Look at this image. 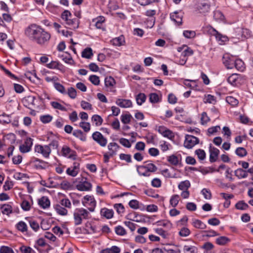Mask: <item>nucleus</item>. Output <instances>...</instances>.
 Segmentation results:
<instances>
[{
  "label": "nucleus",
  "instance_id": "f257e3e1",
  "mask_svg": "<svg viewBox=\"0 0 253 253\" xmlns=\"http://www.w3.org/2000/svg\"><path fill=\"white\" fill-rule=\"evenodd\" d=\"M61 18L65 22V24L70 26L71 28L77 29L79 27V19L72 18V15L69 10H64L61 14Z\"/></svg>",
  "mask_w": 253,
  "mask_h": 253
},
{
  "label": "nucleus",
  "instance_id": "f03ea898",
  "mask_svg": "<svg viewBox=\"0 0 253 253\" xmlns=\"http://www.w3.org/2000/svg\"><path fill=\"white\" fill-rule=\"evenodd\" d=\"M42 27L35 24H31L25 30V34L29 39L33 42H36L38 35L40 34Z\"/></svg>",
  "mask_w": 253,
  "mask_h": 253
},
{
  "label": "nucleus",
  "instance_id": "7ed1b4c3",
  "mask_svg": "<svg viewBox=\"0 0 253 253\" xmlns=\"http://www.w3.org/2000/svg\"><path fill=\"white\" fill-rule=\"evenodd\" d=\"M89 214V212L84 209H76L74 212V219L75 225L81 224L83 219H88Z\"/></svg>",
  "mask_w": 253,
  "mask_h": 253
},
{
  "label": "nucleus",
  "instance_id": "20e7f679",
  "mask_svg": "<svg viewBox=\"0 0 253 253\" xmlns=\"http://www.w3.org/2000/svg\"><path fill=\"white\" fill-rule=\"evenodd\" d=\"M83 205L85 207H88L89 211L92 212L94 211L96 207V202L94 197L91 196L86 195L84 197V200L82 201Z\"/></svg>",
  "mask_w": 253,
  "mask_h": 253
},
{
  "label": "nucleus",
  "instance_id": "39448f33",
  "mask_svg": "<svg viewBox=\"0 0 253 253\" xmlns=\"http://www.w3.org/2000/svg\"><path fill=\"white\" fill-rule=\"evenodd\" d=\"M199 143V139L198 138L191 135L187 134L185 135V139L184 142V146L185 148L191 149Z\"/></svg>",
  "mask_w": 253,
  "mask_h": 253
},
{
  "label": "nucleus",
  "instance_id": "423d86ee",
  "mask_svg": "<svg viewBox=\"0 0 253 253\" xmlns=\"http://www.w3.org/2000/svg\"><path fill=\"white\" fill-rule=\"evenodd\" d=\"M40 33V34L38 35L35 42L39 44H43L49 40L50 34L42 28Z\"/></svg>",
  "mask_w": 253,
  "mask_h": 253
},
{
  "label": "nucleus",
  "instance_id": "0eeeda50",
  "mask_svg": "<svg viewBox=\"0 0 253 253\" xmlns=\"http://www.w3.org/2000/svg\"><path fill=\"white\" fill-rule=\"evenodd\" d=\"M35 151L42 154L44 157L47 158L49 157L51 153V149L49 145H36L35 146Z\"/></svg>",
  "mask_w": 253,
  "mask_h": 253
},
{
  "label": "nucleus",
  "instance_id": "6e6552de",
  "mask_svg": "<svg viewBox=\"0 0 253 253\" xmlns=\"http://www.w3.org/2000/svg\"><path fill=\"white\" fill-rule=\"evenodd\" d=\"M62 155L72 160L76 159V153L75 151L70 149L68 146L64 145L61 149Z\"/></svg>",
  "mask_w": 253,
  "mask_h": 253
},
{
  "label": "nucleus",
  "instance_id": "1a4fd4ad",
  "mask_svg": "<svg viewBox=\"0 0 253 253\" xmlns=\"http://www.w3.org/2000/svg\"><path fill=\"white\" fill-rule=\"evenodd\" d=\"M93 139L97 142L101 146L105 147L107 143V140L99 131H96L92 134Z\"/></svg>",
  "mask_w": 253,
  "mask_h": 253
},
{
  "label": "nucleus",
  "instance_id": "9d476101",
  "mask_svg": "<svg viewBox=\"0 0 253 253\" xmlns=\"http://www.w3.org/2000/svg\"><path fill=\"white\" fill-rule=\"evenodd\" d=\"M33 139L31 138H27L25 140L24 143L20 146V151L23 153L29 152L31 149L32 146L33 145Z\"/></svg>",
  "mask_w": 253,
  "mask_h": 253
},
{
  "label": "nucleus",
  "instance_id": "9b49d317",
  "mask_svg": "<svg viewBox=\"0 0 253 253\" xmlns=\"http://www.w3.org/2000/svg\"><path fill=\"white\" fill-rule=\"evenodd\" d=\"M85 178H83L81 181H80L76 186L78 190L84 191H89L91 189L92 185L91 183L87 181Z\"/></svg>",
  "mask_w": 253,
  "mask_h": 253
},
{
  "label": "nucleus",
  "instance_id": "f8f14e48",
  "mask_svg": "<svg viewBox=\"0 0 253 253\" xmlns=\"http://www.w3.org/2000/svg\"><path fill=\"white\" fill-rule=\"evenodd\" d=\"M210 6V2L208 0H202L198 3L197 8L200 13H205L209 11Z\"/></svg>",
  "mask_w": 253,
  "mask_h": 253
},
{
  "label": "nucleus",
  "instance_id": "ddd939ff",
  "mask_svg": "<svg viewBox=\"0 0 253 253\" xmlns=\"http://www.w3.org/2000/svg\"><path fill=\"white\" fill-rule=\"evenodd\" d=\"M210 162L213 163L216 161L218 156L219 154V150L210 144L209 147Z\"/></svg>",
  "mask_w": 253,
  "mask_h": 253
},
{
  "label": "nucleus",
  "instance_id": "4468645a",
  "mask_svg": "<svg viewBox=\"0 0 253 253\" xmlns=\"http://www.w3.org/2000/svg\"><path fill=\"white\" fill-rule=\"evenodd\" d=\"M157 130L165 137H168L169 139H171L174 137V134L172 131L164 126H159L157 128Z\"/></svg>",
  "mask_w": 253,
  "mask_h": 253
},
{
  "label": "nucleus",
  "instance_id": "2eb2a0df",
  "mask_svg": "<svg viewBox=\"0 0 253 253\" xmlns=\"http://www.w3.org/2000/svg\"><path fill=\"white\" fill-rule=\"evenodd\" d=\"M234 57L228 54H224L222 57V62L227 69L233 68Z\"/></svg>",
  "mask_w": 253,
  "mask_h": 253
},
{
  "label": "nucleus",
  "instance_id": "dca6fc26",
  "mask_svg": "<svg viewBox=\"0 0 253 253\" xmlns=\"http://www.w3.org/2000/svg\"><path fill=\"white\" fill-rule=\"evenodd\" d=\"M35 99L36 98L35 96L29 95L24 98L22 100V102L25 107L30 109L31 106L35 105Z\"/></svg>",
  "mask_w": 253,
  "mask_h": 253
},
{
  "label": "nucleus",
  "instance_id": "f3484780",
  "mask_svg": "<svg viewBox=\"0 0 253 253\" xmlns=\"http://www.w3.org/2000/svg\"><path fill=\"white\" fill-rule=\"evenodd\" d=\"M170 17L171 20L176 23L178 25L182 24V14L181 12L175 11L170 13Z\"/></svg>",
  "mask_w": 253,
  "mask_h": 253
},
{
  "label": "nucleus",
  "instance_id": "a211bd4d",
  "mask_svg": "<svg viewBox=\"0 0 253 253\" xmlns=\"http://www.w3.org/2000/svg\"><path fill=\"white\" fill-rule=\"evenodd\" d=\"M157 168L156 166L152 164L149 163L145 166H143V176H149L150 172H153L156 171Z\"/></svg>",
  "mask_w": 253,
  "mask_h": 253
},
{
  "label": "nucleus",
  "instance_id": "6ab92c4d",
  "mask_svg": "<svg viewBox=\"0 0 253 253\" xmlns=\"http://www.w3.org/2000/svg\"><path fill=\"white\" fill-rule=\"evenodd\" d=\"M178 51L179 52L182 51L181 55L184 57L190 56L193 54V50L187 45H184L182 47H179Z\"/></svg>",
  "mask_w": 253,
  "mask_h": 253
},
{
  "label": "nucleus",
  "instance_id": "aec40b11",
  "mask_svg": "<svg viewBox=\"0 0 253 253\" xmlns=\"http://www.w3.org/2000/svg\"><path fill=\"white\" fill-rule=\"evenodd\" d=\"M38 204L43 209L49 207L50 202L47 197L43 196L38 200Z\"/></svg>",
  "mask_w": 253,
  "mask_h": 253
},
{
  "label": "nucleus",
  "instance_id": "412c9836",
  "mask_svg": "<svg viewBox=\"0 0 253 253\" xmlns=\"http://www.w3.org/2000/svg\"><path fill=\"white\" fill-rule=\"evenodd\" d=\"M116 103L122 108H128L132 105L131 101L130 100L123 99H118L116 101Z\"/></svg>",
  "mask_w": 253,
  "mask_h": 253
},
{
  "label": "nucleus",
  "instance_id": "4be33fe9",
  "mask_svg": "<svg viewBox=\"0 0 253 253\" xmlns=\"http://www.w3.org/2000/svg\"><path fill=\"white\" fill-rule=\"evenodd\" d=\"M100 214L107 219H111L113 216L114 211L112 210L104 208L101 210Z\"/></svg>",
  "mask_w": 253,
  "mask_h": 253
},
{
  "label": "nucleus",
  "instance_id": "5701e85b",
  "mask_svg": "<svg viewBox=\"0 0 253 253\" xmlns=\"http://www.w3.org/2000/svg\"><path fill=\"white\" fill-rule=\"evenodd\" d=\"M234 173L239 179L246 178L248 175L247 171L241 168L235 170Z\"/></svg>",
  "mask_w": 253,
  "mask_h": 253
},
{
  "label": "nucleus",
  "instance_id": "b1692460",
  "mask_svg": "<svg viewBox=\"0 0 253 253\" xmlns=\"http://www.w3.org/2000/svg\"><path fill=\"white\" fill-rule=\"evenodd\" d=\"M74 166L73 168H69L66 170L67 173L72 176H76L78 172V167L79 165V164L74 163Z\"/></svg>",
  "mask_w": 253,
  "mask_h": 253
},
{
  "label": "nucleus",
  "instance_id": "393cba45",
  "mask_svg": "<svg viewBox=\"0 0 253 253\" xmlns=\"http://www.w3.org/2000/svg\"><path fill=\"white\" fill-rule=\"evenodd\" d=\"M120 146L116 143H110L108 145V149L111 151L110 156H113L116 154V152L119 148Z\"/></svg>",
  "mask_w": 253,
  "mask_h": 253
},
{
  "label": "nucleus",
  "instance_id": "a878e982",
  "mask_svg": "<svg viewBox=\"0 0 253 253\" xmlns=\"http://www.w3.org/2000/svg\"><path fill=\"white\" fill-rule=\"evenodd\" d=\"M1 212L3 214H6L8 215L10 213L12 212V207L9 204H4L0 207Z\"/></svg>",
  "mask_w": 253,
  "mask_h": 253
},
{
  "label": "nucleus",
  "instance_id": "bb28decb",
  "mask_svg": "<svg viewBox=\"0 0 253 253\" xmlns=\"http://www.w3.org/2000/svg\"><path fill=\"white\" fill-rule=\"evenodd\" d=\"M233 68L235 67L237 70L243 71L244 69V63L241 59H238L234 60Z\"/></svg>",
  "mask_w": 253,
  "mask_h": 253
},
{
  "label": "nucleus",
  "instance_id": "cd10ccee",
  "mask_svg": "<svg viewBox=\"0 0 253 253\" xmlns=\"http://www.w3.org/2000/svg\"><path fill=\"white\" fill-rule=\"evenodd\" d=\"M59 56L66 63L72 64L74 62L71 55L68 54L67 52H66L65 54L60 55Z\"/></svg>",
  "mask_w": 253,
  "mask_h": 253
},
{
  "label": "nucleus",
  "instance_id": "c85d7f7f",
  "mask_svg": "<svg viewBox=\"0 0 253 253\" xmlns=\"http://www.w3.org/2000/svg\"><path fill=\"white\" fill-rule=\"evenodd\" d=\"M230 241V239L225 236H220L216 239V243L220 246L226 245Z\"/></svg>",
  "mask_w": 253,
  "mask_h": 253
},
{
  "label": "nucleus",
  "instance_id": "c756f323",
  "mask_svg": "<svg viewBox=\"0 0 253 253\" xmlns=\"http://www.w3.org/2000/svg\"><path fill=\"white\" fill-rule=\"evenodd\" d=\"M16 228L21 232H25L27 231L28 226L26 223L23 221H20L16 225Z\"/></svg>",
  "mask_w": 253,
  "mask_h": 253
},
{
  "label": "nucleus",
  "instance_id": "7c9ffc66",
  "mask_svg": "<svg viewBox=\"0 0 253 253\" xmlns=\"http://www.w3.org/2000/svg\"><path fill=\"white\" fill-rule=\"evenodd\" d=\"M192 224L195 228L201 229H204L207 227L206 224L199 219H194Z\"/></svg>",
  "mask_w": 253,
  "mask_h": 253
},
{
  "label": "nucleus",
  "instance_id": "2f4dec72",
  "mask_svg": "<svg viewBox=\"0 0 253 253\" xmlns=\"http://www.w3.org/2000/svg\"><path fill=\"white\" fill-rule=\"evenodd\" d=\"M54 209L56 212L60 215H66L67 214V210L65 208H63L61 205H56L55 206Z\"/></svg>",
  "mask_w": 253,
  "mask_h": 253
},
{
  "label": "nucleus",
  "instance_id": "473e14b6",
  "mask_svg": "<svg viewBox=\"0 0 253 253\" xmlns=\"http://www.w3.org/2000/svg\"><path fill=\"white\" fill-rule=\"evenodd\" d=\"M190 183L189 180H185L179 183L178 187L180 190H186L190 187Z\"/></svg>",
  "mask_w": 253,
  "mask_h": 253
},
{
  "label": "nucleus",
  "instance_id": "72a5a7b5",
  "mask_svg": "<svg viewBox=\"0 0 253 253\" xmlns=\"http://www.w3.org/2000/svg\"><path fill=\"white\" fill-rule=\"evenodd\" d=\"M73 134L82 141H84L86 140V135L81 130H75Z\"/></svg>",
  "mask_w": 253,
  "mask_h": 253
},
{
  "label": "nucleus",
  "instance_id": "f704fd0d",
  "mask_svg": "<svg viewBox=\"0 0 253 253\" xmlns=\"http://www.w3.org/2000/svg\"><path fill=\"white\" fill-rule=\"evenodd\" d=\"M195 153L197 156L200 161H203L205 159L206 154L204 150L201 149H197Z\"/></svg>",
  "mask_w": 253,
  "mask_h": 253
},
{
  "label": "nucleus",
  "instance_id": "c9c22d12",
  "mask_svg": "<svg viewBox=\"0 0 253 253\" xmlns=\"http://www.w3.org/2000/svg\"><path fill=\"white\" fill-rule=\"evenodd\" d=\"M92 50L91 48L88 47L84 49L82 53V56L83 57L89 59L92 56Z\"/></svg>",
  "mask_w": 253,
  "mask_h": 253
},
{
  "label": "nucleus",
  "instance_id": "e433bc0d",
  "mask_svg": "<svg viewBox=\"0 0 253 253\" xmlns=\"http://www.w3.org/2000/svg\"><path fill=\"white\" fill-rule=\"evenodd\" d=\"M238 74H233L228 77V82L233 85H236L238 79Z\"/></svg>",
  "mask_w": 253,
  "mask_h": 253
},
{
  "label": "nucleus",
  "instance_id": "4c0bfd02",
  "mask_svg": "<svg viewBox=\"0 0 253 253\" xmlns=\"http://www.w3.org/2000/svg\"><path fill=\"white\" fill-rule=\"evenodd\" d=\"M235 207L239 210H246L249 208V206L244 201H240L236 204Z\"/></svg>",
  "mask_w": 253,
  "mask_h": 253
},
{
  "label": "nucleus",
  "instance_id": "58836bf2",
  "mask_svg": "<svg viewBox=\"0 0 253 253\" xmlns=\"http://www.w3.org/2000/svg\"><path fill=\"white\" fill-rule=\"evenodd\" d=\"M54 88L59 92L63 94H67V92L66 91L65 88L64 86L58 83H55L54 84Z\"/></svg>",
  "mask_w": 253,
  "mask_h": 253
},
{
  "label": "nucleus",
  "instance_id": "ea45409f",
  "mask_svg": "<svg viewBox=\"0 0 253 253\" xmlns=\"http://www.w3.org/2000/svg\"><path fill=\"white\" fill-rule=\"evenodd\" d=\"M213 18L216 21H222L224 20V16L219 10H216L213 13Z\"/></svg>",
  "mask_w": 253,
  "mask_h": 253
},
{
  "label": "nucleus",
  "instance_id": "a19ab883",
  "mask_svg": "<svg viewBox=\"0 0 253 253\" xmlns=\"http://www.w3.org/2000/svg\"><path fill=\"white\" fill-rule=\"evenodd\" d=\"M115 83V80L111 76L107 77L105 79V84L107 87H112L114 86Z\"/></svg>",
  "mask_w": 253,
  "mask_h": 253
},
{
  "label": "nucleus",
  "instance_id": "79ce46f5",
  "mask_svg": "<svg viewBox=\"0 0 253 253\" xmlns=\"http://www.w3.org/2000/svg\"><path fill=\"white\" fill-rule=\"evenodd\" d=\"M236 154L240 157H243L247 155V151L243 147H238L235 150Z\"/></svg>",
  "mask_w": 253,
  "mask_h": 253
},
{
  "label": "nucleus",
  "instance_id": "37998d69",
  "mask_svg": "<svg viewBox=\"0 0 253 253\" xmlns=\"http://www.w3.org/2000/svg\"><path fill=\"white\" fill-rule=\"evenodd\" d=\"M92 122L95 123V125L97 126H100L102 122L103 119L102 118L98 115H94L91 118Z\"/></svg>",
  "mask_w": 253,
  "mask_h": 253
},
{
  "label": "nucleus",
  "instance_id": "c03bdc74",
  "mask_svg": "<svg viewBox=\"0 0 253 253\" xmlns=\"http://www.w3.org/2000/svg\"><path fill=\"white\" fill-rule=\"evenodd\" d=\"M50 104L52 106V107L54 109H58L62 111H66L67 110L65 107H64L61 104L57 102H51Z\"/></svg>",
  "mask_w": 253,
  "mask_h": 253
},
{
  "label": "nucleus",
  "instance_id": "a18cd8bd",
  "mask_svg": "<svg viewBox=\"0 0 253 253\" xmlns=\"http://www.w3.org/2000/svg\"><path fill=\"white\" fill-rule=\"evenodd\" d=\"M179 200V196L178 195H173L170 199V204L172 207L175 208L178 204Z\"/></svg>",
  "mask_w": 253,
  "mask_h": 253
},
{
  "label": "nucleus",
  "instance_id": "49530a36",
  "mask_svg": "<svg viewBox=\"0 0 253 253\" xmlns=\"http://www.w3.org/2000/svg\"><path fill=\"white\" fill-rule=\"evenodd\" d=\"M157 224L159 226H163L166 227L167 228L170 229L172 227V223L167 220H161L157 222Z\"/></svg>",
  "mask_w": 253,
  "mask_h": 253
},
{
  "label": "nucleus",
  "instance_id": "de8ad7c7",
  "mask_svg": "<svg viewBox=\"0 0 253 253\" xmlns=\"http://www.w3.org/2000/svg\"><path fill=\"white\" fill-rule=\"evenodd\" d=\"M168 161L171 165L177 166L178 164V159L176 156L172 155L168 157Z\"/></svg>",
  "mask_w": 253,
  "mask_h": 253
},
{
  "label": "nucleus",
  "instance_id": "09e8293b",
  "mask_svg": "<svg viewBox=\"0 0 253 253\" xmlns=\"http://www.w3.org/2000/svg\"><path fill=\"white\" fill-rule=\"evenodd\" d=\"M149 100L152 103H156L160 101V98L156 93H152L149 95Z\"/></svg>",
  "mask_w": 253,
  "mask_h": 253
},
{
  "label": "nucleus",
  "instance_id": "8fccbe9b",
  "mask_svg": "<svg viewBox=\"0 0 253 253\" xmlns=\"http://www.w3.org/2000/svg\"><path fill=\"white\" fill-rule=\"evenodd\" d=\"M183 35L186 38L191 39L196 36V33L194 31L185 30L183 31Z\"/></svg>",
  "mask_w": 253,
  "mask_h": 253
},
{
  "label": "nucleus",
  "instance_id": "3c124183",
  "mask_svg": "<svg viewBox=\"0 0 253 253\" xmlns=\"http://www.w3.org/2000/svg\"><path fill=\"white\" fill-rule=\"evenodd\" d=\"M211 29L214 32V35H215V38L217 40L219 41H221L222 42H224L226 40L227 38L225 36H222L221 34L218 33L215 29L212 27L211 28Z\"/></svg>",
  "mask_w": 253,
  "mask_h": 253
},
{
  "label": "nucleus",
  "instance_id": "603ef678",
  "mask_svg": "<svg viewBox=\"0 0 253 253\" xmlns=\"http://www.w3.org/2000/svg\"><path fill=\"white\" fill-rule=\"evenodd\" d=\"M52 120V117L50 115H42L40 117L41 121L44 124L50 122Z\"/></svg>",
  "mask_w": 253,
  "mask_h": 253
},
{
  "label": "nucleus",
  "instance_id": "864d4df0",
  "mask_svg": "<svg viewBox=\"0 0 253 253\" xmlns=\"http://www.w3.org/2000/svg\"><path fill=\"white\" fill-rule=\"evenodd\" d=\"M190 234V230L187 227H182L179 232V235L183 237H187Z\"/></svg>",
  "mask_w": 253,
  "mask_h": 253
},
{
  "label": "nucleus",
  "instance_id": "5fc2aeb1",
  "mask_svg": "<svg viewBox=\"0 0 253 253\" xmlns=\"http://www.w3.org/2000/svg\"><path fill=\"white\" fill-rule=\"evenodd\" d=\"M146 28H152L155 24V18L154 17H149L145 21Z\"/></svg>",
  "mask_w": 253,
  "mask_h": 253
},
{
  "label": "nucleus",
  "instance_id": "6e6d98bb",
  "mask_svg": "<svg viewBox=\"0 0 253 253\" xmlns=\"http://www.w3.org/2000/svg\"><path fill=\"white\" fill-rule=\"evenodd\" d=\"M89 80L95 85H99L100 83L99 78L96 75H91L89 78Z\"/></svg>",
  "mask_w": 253,
  "mask_h": 253
},
{
  "label": "nucleus",
  "instance_id": "4d7b16f0",
  "mask_svg": "<svg viewBox=\"0 0 253 253\" xmlns=\"http://www.w3.org/2000/svg\"><path fill=\"white\" fill-rule=\"evenodd\" d=\"M226 100L227 103L232 106H236L239 103L238 100L232 96L227 97Z\"/></svg>",
  "mask_w": 253,
  "mask_h": 253
},
{
  "label": "nucleus",
  "instance_id": "13d9d810",
  "mask_svg": "<svg viewBox=\"0 0 253 253\" xmlns=\"http://www.w3.org/2000/svg\"><path fill=\"white\" fill-rule=\"evenodd\" d=\"M201 193L206 199H211V194L210 190L204 188L201 191Z\"/></svg>",
  "mask_w": 253,
  "mask_h": 253
},
{
  "label": "nucleus",
  "instance_id": "bf43d9fd",
  "mask_svg": "<svg viewBox=\"0 0 253 253\" xmlns=\"http://www.w3.org/2000/svg\"><path fill=\"white\" fill-rule=\"evenodd\" d=\"M204 102L205 103L214 104L216 102L215 97L213 95L208 94L204 98Z\"/></svg>",
  "mask_w": 253,
  "mask_h": 253
},
{
  "label": "nucleus",
  "instance_id": "052dcab7",
  "mask_svg": "<svg viewBox=\"0 0 253 253\" xmlns=\"http://www.w3.org/2000/svg\"><path fill=\"white\" fill-rule=\"evenodd\" d=\"M67 93L68 94L69 96L72 99H74L76 97L77 91L74 87H69L68 89V92Z\"/></svg>",
  "mask_w": 253,
  "mask_h": 253
},
{
  "label": "nucleus",
  "instance_id": "680f3d73",
  "mask_svg": "<svg viewBox=\"0 0 253 253\" xmlns=\"http://www.w3.org/2000/svg\"><path fill=\"white\" fill-rule=\"evenodd\" d=\"M115 232L117 235L120 236H123L126 234L125 229L120 225L118 226L115 228Z\"/></svg>",
  "mask_w": 253,
  "mask_h": 253
},
{
  "label": "nucleus",
  "instance_id": "e2e57ef3",
  "mask_svg": "<svg viewBox=\"0 0 253 253\" xmlns=\"http://www.w3.org/2000/svg\"><path fill=\"white\" fill-rule=\"evenodd\" d=\"M114 208L119 214L122 213L125 211V208L122 204H115L114 205Z\"/></svg>",
  "mask_w": 253,
  "mask_h": 253
},
{
  "label": "nucleus",
  "instance_id": "0e129e2a",
  "mask_svg": "<svg viewBox=\"0 0 253 253\" xmlns=\"http://www.w3.org/2000/svg\"><path fill=\"white\" fill-rule=\"evenodd\" d=\"M29 224L30 227L35 231H37L39 229V223L35 220L31 219L29 220Z\"/></svg>",
  "mask_w": 253,
  "mask_h": 253
},
{
  "label": "nucleus",
  "instance_id": "69168bd1",
  "mask_svg": "<svg viewBox=\"0 0 253 253\" xmlns=\"http://www.w3.org/2000/svg\"><path fill=\"white\" fill-rule=\"evenodd\" d=\"M80 126L81 127L85 132H88L90 129L89 123L82 122L80 123Z\"/></svg>",
  "mask_w": 253,
  "mask_h": 253
},
{
  "label": "nucleus",
  "instance_id": "338daca9",
  "mask_svg": "<svg viewBox=\"0 0 253 253\" xmlns=\"http://www.w3.org/2000/svg\"><path fill=\"white\" fill-rule=\"evenodd\" d=\"M0 253H14L13 250L10 247L3 246L0 248Z\"/></svg>",
  "mask_w": 253,
  "mask_h": 253
},
{
  "label": "nucleus",
  "instance_id": "774afa93",
  "mask_svg": "<svg viewBox=\"0 0 253 253\" xmlns=\"http://www.w3.org/2000/svg\"><path fill=\"white\" fill-rule=\"evenodd\" d=\"M81 106L82 108L84 110H91L92 109V105L89 103L85 101H82L81 102Z\"/></svg>",
  "mask_w": 253,
  "mask_h": 253
}]
</instances>
